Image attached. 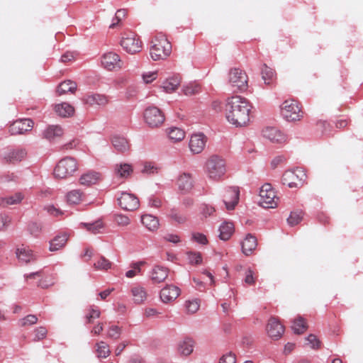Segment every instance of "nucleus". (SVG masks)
<instances>
[{
    "label": "nucleus",
    "instance_id": "obj_9",
    "mask_svg": "<svg viewBox=\"0 0 363 363\" xmlns=\"http://www.w3.org/2000/svg\"><path fill=\"white\" fill-rule=\"evenodd\" d=\"M145 123L151 128L161 126L165 120L164 113L156 106H149L144 112Z\"/></svg>",
    "mask_w": 363,
    "mask_h": 363
},
{
    "label": "nucleus",
    "instance_id": "obj_50",
    "mask_svg": "<svg viewBox=\"0 0 363 363\" xmlns=\"http://www.w3.org/2000/svg\"><path fill=\"white\" fill-rule=\"evenodd\" d=\"M184 94L186 96H191L200 91V86L196 84H189L184 87Z\"/></svg>",
    "mask_w": 363,
    "mask_h": 363
},
{
    "label": "nucleus",
    "instance_id": "obj_13",
    "mask_svg": "<svg viewBox=\"0 0 363 363\" xmlns=\"http://www.w3.org/2000/svg\"><path fill=\"white\" fill-rule=\"evenodd\" d=\"M240 191L238 187H228L223 193V201L228 211L233 210L239 201Z\"/></svg>",
    "mask_w": 363,
    "mask_h": 363
},
{
    "label": "nucleus",
    "instance_id": "obj_48",
    "mask_svg": "<svg viewBox=\"0 0 363 363\" xmlns=\"http://www.w3.org/2000/svg\"><path fill=\"white\" fill-rule=\"evenodd\" d=\"M302 220L301 212H291L289 217L287 219L288 223L291 225H296L298 224Z\"/></svg>",
    "mask_w": 363,
    "mask_h": 363
},
{
    "label": "nucleus",
    "instance_id": "obj_29",
    "mask_svg": "<svg viewBox=\"0 0 363 363\" xmlns=\"http://www.w3.org/2000/svg\"><path fill=\"white\" fill-rule=\"evenodd\" d=\"M111 143L114 148L120 152H125L130 148V145L127 139L120 135L113 136Z\"/></svg>",
    "mask_w": 363,
    "mask_h": 363
},
{
    "label": "nucleus",
    "instance_id": "obj_30",
    "mask_svg": "<svg viewBox=\"0 0 363 363\" xmlns=\"http://www.w3.org/2000/svg\"><path fill=\"white\" fill-rule=\"evenodd\" d=\"M23 195L17 192L13 195L0 198V206L5 208L10 205L18 204L23 199Z\"/></svg>",
    "mask_w": 363,
    "mask_h": 363
},
{
    "label": "nucleus",
    "instance_id": "obj_52",
    "mask_svg": "<svg viewBox=\"0 0 363 363\" xmlns=\"http://www.w3.org/2000/svg\"><path fill=\"white\" fill-rule=\"evenodd\" d=\"M185 306L189 313H194L199 310L200 303L198 300L195 299L186 301Z\"/></svg>",
    "mask_w": 363,
    "mask_h": 363
},
{
    "label": "nucleus",
    "instance_id": "obj_54",
    "mask_svg": "<svg viewBox=\"0 0 363 363\" xmlns=\"http://www.w3.org/2000/svg\"><path fill=\"white\" fill-rule=\"evenodd\" d=\"M306 340L308 342V344L310 345L312 349L318 350L320 347V341L317 338V337L315 335H309L306 338Z\"/></svg>",
    "mask_w": 363,
    "mask_h": 363
},
{
    "label": "nucleus",
    "instance_id": "obj_14",
    "mask_svg": "<svg viewBox=\"0 0 363 363\" xmlns=\"http://www.w3.org/2000/svg\"><path fill=\"white\" fill-rule=\"evenodd\" d=\"M33 122L28 118L20 119L12 123L9 127V132L12 135L23 134L31 130Z\"/></svg>",
    "mask_w": 363,
    "mask_h": 363
},
{
    "label": "nucleus",
    "instance_id": "obj_5",
    "mask_svg": "<svg viewBox=\"0 0 363 363\" xmlns=\"http://www.w3.org/2000/svg\"><path fill=\"white\" fill-rule=\"evenodd\" d=\"M120 45L126 52L130 55L140 52L143 48V43L139 36L132 31L122 33Z\"/></svg>",
    "mask_w": 363,
    "mask_h": 363
},
{
    "label": "nucleus",
    "instance_id": "obj_25",
    "mask_svg": "<svg viewBox=\"0 0 363 363\" xmlns=\"http://www.w3.org/2000/svg\"><path fill=\"white\" fill-rule=\"evenodd\" d=\"M77 84L72 80H65L61 82L56 89V93L58 96H62L68 93L74 94L77 90Z\"/></svg>",
    "mask_w": 363,
    "mask_h": 363
},
{
    "label": "nucleus",
    "instance_id": "obj_40",
    "mask_svg": "<svg viewBox=\"0 0 363 363\" xmlns=\"http://www.w3.org/2000/svg\"><path fill=\"white\" fill-rule=\"evenodd\" d=\"M16 255L19 260L26 263L33 259L32 251L23 246L17 249Z\"/></svg>",
    "mask_w": 363,
    "mask_h": 363
},
{
    "label": "nucleus",
    "instance_id": "obj_59",
    "mask_svg": "<svg viewBox=\"0 0 363 363\" xmlns=\"http://www.w3.org/2000/svg\"><path fill=\"white\" fill-rule=\"evenodd\" d=\"M41 225L37 223H31L28 225V230L30 234L38 236L41 232Z\"/></svg>",
    "mask_w": 363,
    "mask_h": 363
},
{
    "label": "nucleus",
    "instance_id": "obj_10",
    "mask_svg": "<svg viewBox=\"0 0 363 363\" xmlns=\"http://www.w3.org/2000/svg\"><path fill=\"white\" fill-rule=\"evenodd\" d=\"M229 83L235 89L234 91H245L248 84V77L245 72L240 69L234 68L229 72Z\"/></svg>",
    "mask_w": 363,
    "mask_h": 363
},
{
    "label": "nucleus",
    "instance_id": "obj_49",
    "mask_svg": "<svg viewBox=\"0 0 363 363\" xmlns=\"http://www.w3.org/2000/svg\"><path fill=\"white\" fill-rule=\"evenodd\" d=\"M141 172L145 174H154L157 173V168L152 163L145 162L143 164Z\"/></svg>",
    "mask_w": 363,
    "mask_h": 363
},
{
    "label": "nucleus",
    "instance_id": "obj_17",
    "mask_svg": "<svg viewBox=\"0 0 363 363\" xmlns=\"http://www.w3.org/2000/svg\"><path fill=\"white\" fill-rule=\"evenodd\" d=\"M26 155L27 152L25 149H13L5 152L3 159L6 163L16 164L24 160Z\"/></svg>",
    "mask_w": 363,
    "mask_h": 363
},
{
    "label": "nucleus",
    "instance_id": "obj_38",
    "mask_svg": "<svg viewBox=\"0 0 363 363\" xmlns=\"http://www.w3.org/2000/svg\"><path fill=\"white\" fill-rule=\"evenodd\" d=\"M95 351L98 358H107L111 350L109 345L104 341H99L95 344Z\"/></svg>",
    "mask_w": 363,
    "mask_h": 363
},
{
    "label": "nucleus",
    "instance_id": "obj_28",
    "mask_svg": "<svg viewBox=\"0 0 363 363\" xmlns=\"http://www.w3.org/2000/svg\"><path fill=\"white\" fill-rule=\"evenodd\" d=\"M131 294L135 303H143L147 298V293L145 289L141 286L136 285L132 287Z\"/></svg>",
    "mask_w": 363,
    "mask_h": 363
},
{
    "label": "nucleus",
    "instance_id": "obj_26",
    "mask_svg": "<svg viewBox=\"0 0 363 363\" xmlns=\"http://www.w3.org/2000/svg\"><path fill=\"white\" fill-rule=\"evenodd\" d=\"M84 101L90 106L98 105L104 106L108 104V99L105 95L94 94L85 96Z\"/></svg>",
    "mask_w": 363,
    "mask_h": 363
},
{
    "label": "nucleus",
    "instance_id": "obj_42",
    "mask_svg": "<svg viewBox=\"0 0 363 363\" xmlns=\"http://www.w3.org/2000/svg\"><path fill=\"white\" fill-rule=\"evenodd\" d=\"M292 329L296 334H303L308 329V325L303 318L299 317L294 321Z\"/></svg>",
    "mask_w": 363,
    "mask_h": 363
},
{
    "label": "nucleus",
    "instance_id": "obj_39",
    "mask_svg": "<svg viewBox=\"0 0 363 363\" xmlns=\"http://www.w3.org/2000/svg\"><path fill=\"white\" fill-rule=\"evenodd\" d=\"M180 83V78L178 77H174L164 82L162 84V88L167 93H172L178 89Z\"/></svg>",
    "mask_w": 363,
    "mask_h": 363
},
{
    "label": "nucleus",
    "instance_id": "obj_64",
    "mask_svg": "<svg viewBox=\"0 0 363 363\" xmlns=\"http://www.w3.org/2000/svg\"><path fill=\"white\" fill-rule=\"evenodd\" d=\"M148 204L150 207L152 208H160L162 204V201L157 196H152L149 199Z\"/></svg>",
    "mask_w": 363,
    "mask_h": 363
},
{
    "label": "nucleus",
    "instance_id": "obj_55",
    "mask_svg": "<svg viewBox=\"0 0 363 363\" xmlns=\"http://www.w3.org/2000/svg\"><path fill=\"white\" fill-rule=\"evenodd\" d=\"M115 222L120 226H127L130 223V218L124 215L118 214L115 216Z\"/></svg>",
    "mask_w": 363,
    "mask_h": 363
},
{
    "label": "nucleus",
    "instance_id": "obj_4",
    "mask_svg": "<svg viewBox=\"0 0 363 363\" xmlns=\"http://www.w3.org/2000/svg\"><path fill=\"white\" fill-rule=\"evenodd\" d=\"M281 114L287 121L295 122L303 118L304 112L298 101L287 99L281 106Z\"/></svg>",
    "mask_w": 363,
    "mask_h": 363
},
{
    "label": "nucleus",
    "instance_id": "obj_45",
    "mask_svg": "<svg viewBox=\"0 0 363 363\" xmlns=\"http://www.w3.org/2000/svg\"><path fill=\"white\" fill-rule=\"evenodd\" d=\"M112 263L104 257H101L97 262L94 264L96 270H108L111 269Z\"/></svg>",
    "mask_w": 363,
    "mask_h": 363
},
{
    "label": "nucleus",
    "instance_id": "obj_16",
    "mask_svg": "<svg viewBox=\"0 0 363 363\" xmlns=\"http://www.w3.org/2000/svg\"><path fill=\"white\" fill-rule=\"evenodd\" d=\"M267 331L272 338L278 339L283 335L284 328L276 318H271L267 325Z\"/></svg>",
    "mask_w": 363,
    "mask_h": 363
},
{
    "label": "nucleus",
    "instance_id": "obj_1",
    "mask_svg": "<svg viewBox=\"0 0 363 363\" xmlns=\"http://www.w3.org/2000/svg\"><path fill=\"white\" fill-rule=\"evenodd\" d=\"M252 106L245 98L234 96L227 100L225 117L228 121L236 127H243L249 124Z\"/></svg>",
    "mask_w": 363,
    "mask_h": 363
},
{
    "label": "nucleus",
    "instance_id": "obj_3",
    "mask_svg": "<svg viewBox=\"0 0 363 363\" xmlns=\"http://www.w3.org/2000/svg\"><path fill=\"white\" fill-rule=\"evenodd\" d=\"M171 52V43L165 36L157 35L152 40L150 54L153 60H164L170 55Z\"/></svg>",
    "mask_w": 363,
    "mask_h": 363
},
{
    "label": "nucleus",
    "instance_id": "obj_37",
    "mask_svg": "<svg viewBox=\"0 0 363 363\" xmlns=\"http://www.w3.org/2000/svg\"><path fill=\"white\" fill-rule=\"evenodd\" d=\"M62 134L63 130L60 125H50L43 133L44 137L49 140L61 137Z\"/></svg>",
    "mask_w": 363,
    "mask_h": 363
},
{
    "label": "nucleus",
    "instance_id": "obj_31",
    "mask_svg": "<svg viewBox=\"0 0 363 363\" xmlns=\"http://www.w3.org/2000/svg\"><path fill=\"white\" fill-rule=\"evenodd\" d=\"M55 113L61 117H69L74 113V108L69 104L63 102L54 107Z\"/></svg>",
    "mask_w": 363,
    "mask_h": 363
},
{
    "label": "nucleus",
    "instance_id": "obj_62",
    "mask_svg": "<svg viewBox=\"0 0 363 363\" xmlns=\"http://www.w3.org/2000/svg\"><path fill=\"white\" fill-rule=\"evenodd\" d=\"M192 238L194 241L197 242L198 243L202 244V245H206L208 242L206 236L200 233H193Z\"/></svg>",
    "mask_w": 363,
    "mask_h": 363
},
{
    "label": "nucleus",
    "instance_id": "obj_27",
    "mask_svg": "<svg viewBox=\"0 0 363 363\" xmlns=\"http://www.w3.org/2000/svg\"><path fill=\"white\" fill-rule=\"evenodd\" d=\"M141 222L143 225L150 231L157 230L160 225L158 218L150 214H145L142 216Z\"/></svg>",
    "mask_w": 363,
    "mask_h": 363
},
{
    "label": "nucleus",
    "instance_id": "obj_51",
    "mask_svg": "<svg viewBox=\"0 0 363 363\" xmlns=\"http://www.w3.org/2000/svg\"><path fill=\"white\" fill-rule=\"evenodd\" d=\"M47 333L48 330L45 327L41 326L37 328L34 330L35 337L33 341L37 342L45 339L46 337Z\"/></svg>",
    "mask_w": 363,
    "mask_h": 363
},
{
    "label": "nucleus",
    "instance_id": "obj_46",
    "mask_svg": "<svg viewBox=\"0 0 363 363\" xmlns=\"http://www.w3.org/2000/svg\"><path fill=\"white\" fill-rule=\"evenodd\" d=\"M122 329L118 325H112L107 330V336L109 338L117 340L120 337Z\"/></svg>",
    "mask_w": 363,
    "mask_h": 363
},
{
    "label": "nucleus",
    "instance_id": "obj_53",
    "mask_svg": "<svg viewBox=\"0 0 363 363\" xmlns=\"http://www.w3.org/2000/svg\"><path fill=\"white\" fill-rule=\"evenodd\" d=\"M143 264V262H142L133 263L131 266L132 269L128 270L126 272L125 276L128 278L134 277L136 274H138L140 272V267Z\"/></svg>",
    "mask_w": 363,
    "mask_h": 363
},
{
    "label": "nucleus",
    "instance_id": "obj_7",
    "mask_svg": "<svg viewBox=\"0 0 363 363\" xmlns=\"http://www.w3.org/2000/svg\"><path fill=\"white\" fill-rule=\"evenodd\" d=\"M279 198L270 184H264L259 191V203L265 208H273L277 206Z\"/></svg>",
    "mask_w": 363,
    "mask_h": 363
},
{
    "label": "nucleus",
    "instance_id": "obj_8",
    "mask_svg": "<svg viewBox=\"0 0 363 363\" xmlns=\"http://www.w3.org/2000/svg\"><path fill=\"white\" fill-rule=\"evenodd\" d=\"M306 178L305 172L301 169L286 171L282 176V184L289 188H298L303 186Z\"/></svg>",
    "mask_w": 363,
    "mask_h": 363
},
{
    "label": "nucleus",
    "instance_id": "obj_33",
    "mask_svg": "<svg viewBox=\"0 0 363 363\" xmlns=\"http://www.w3.org/2000/svg\"><path fill=\"white\" fill-rule=\"evenodd\" d=\"M166 133L169 139L174 143L182 141L185 138V132L179 128H169L166 130Z\"/></svg>",
    "mask_w": 363,
    "mask_h": 363
},
{
    "label": "nucleus",
    "instance_id": "obj_36",
    "mask_svg": "<svg viewBox=\"0 0 363 363\" xmlns=\"http://www.w3.org/2000/svg\"><path fill=\"white\" fill-rule=\"evenodd\" d=\"M262 77L266 84L272 85L276 79V73L272 68L264 65L262 68Z\"/></svg>",
    "mask_w": 363,
    "mask_h": 363
},
{
    "label": "nucleus",
    "instance_id": "obj_2",
    "mask_svg": "<svg viewBox=\"0 0 363 363\" xmlns=\"http://www.w3.org/2000/svg\"><path fill=\"white\" fill-rule=\"evenodd\" d=\"M204 172L211 180L218 182L221 180L226 172L227 164L225 160L219 155H211L206 161L203 167Z\"/></svg>",
    "mask_w": 363,
    "mask_h": 363
},
{
    "label": "nucleus",
    "instance_id": "obj_60",
    "mask_svg": "<svg viewBox=\"0 0 363 363\" xmlns=\"http://www.w3.org/2000/svg\"><path fill=\"white\" fill-rule=\"evenodd\" d=\"M11 218L8 215H0V230H5L11 223Z\"/></svg>",
    "mask_w": 363,
    "mask_h": 363
},
{
    "label": "nucleus",
    "instance_id": "obj_21",
    "mask_svg": "<svg viewBox=\"0 0 363 363\" xmlns=\"http://www.w3.org/2000/svg\"><path fill=\"white\" fill-rule=\"evenodd\" d=\"M101 180V175L99 173L94 171H89L83 174L79 182L81 185L89 186L97 184Z\"/></svg>",
    "mask_w": 363,
    "mask_h": 363
},
{
    "label": "nucleus",
    "instance_id": "obj_47",
    "mask_svg": "<svg viewBox=\"0 0 363 363\" xmlns=\"http://www.w3.org/2000/svg\"><path fill=\"white\" fill-rule=\"evenodd\" d=\"M38 322V318L35 315H28L19 320L21 327L32 325Z\"/></svg>",
    "mask_w": 363,
    "mask_h": 363
},
{
    "label": "nucleus",
    "instance_id": "obj_32",
    "mask_svg": "<svg viewBox=\"0 0 363 363\" xmlns=\"http://www.w3.org/2000/svg\"><path fill=\"white\" fill-rule=\"evenodd\" d=\"M168 277L167 268L155 266L151 272V279L155 283H160L164 281Z\"/></svg>",
    "mask_w": 363,
    "mask_h": 363
},
{
    "label": "nucleus",
    "instance_id": "obj_35",
    "mask_svg": "<svg viewBox=\"0 0 363 363\" xmlns=\"http://www.w3.org/2000/svg\"><path fill=\"white\" fill-rule=\"evenodd\" d=\"M177 350L181 355H189L194 350V341L189 338L184 339L179 343Z\"/></svg>",
    "mask_w": 363,
    "mask_h": 363
},
{
    "label": "nucleus",
    "instance_id": "obj_43",
    "mask_svg": "<svg viewBox=\"0 0 363 363\" xmlns=\"http://www.w3.org/2000/svg\"><path fill=\"white\" fill-rule=\"evenodd\" d=\"M100 315L101 311L99 308L96 306H91L90 308L88 309L85 316L86 323H94L95 319L100 318Z\"/></svg>",
    "mask_w": 363,
    "mask_h": 363
},
{
    "label": "nucleus",
    "instance_id": "obj_63",
    "mask_svg": "<svg viewBox=\"0 0 363 363\" xmlns=\"http://www.w3.org/2000/svg\"><path fill=\"white\" fill-rule=\"evenodd\" d=\"M256 277H254V272L250 269H247L245 273V282L248 285H254L255 284Z\"/></svg>",
    "mask_w": 363,
    "mask_h": 363
},
{
    "label": "nucleus",
    "instance_id": "obj_34",
    "mask_svg": "<svg viewBox=\"0 0 363 363\" xmlns=\"http://www.w3.org/2000/svg\"><path fill=\"white\" fill-rule=\"evenodd\" d=\"M219 238L223 240L230 239L234 232V225L231 222H225L219 228Z\"/></svg>",
    "mask_w": 363,
    "mask_h": 363
},
{
    "label": "nucleus",
    "instance_id": "obj_22",
    "mask_svg": "<svg viewBox=\"0 0 363 363\" xmlns=\"http://www.w3.org/2000/svg\"><path fill=\"white\" fill-rule=\"evenodd\" d=\"M84 193L79 189H74L66 194V201L69 205H79L85 201Z\"/></svg>",
    "mask_w": 363,
    "mask_h": 363
},
{
    "label": "nucleus",
    "instance_id": "obj_20",
    "mask_svg": "<svg viewBox=\"0 0 363 363\" xmlns=\"http://www.w3.org/2000/svg\"><path fill=\"white\" fill-rule=\"evenodd\" d=\"M68 239L69 235L66 233H62L56 235L50 242V251L55 252L64 248L67 242Z\"/></svg>",
    "mask_w": 363,
    "mask_h": 363
},
{
    "label": "nucleus",
    "instance_id": "obj_12",
    "mask_svg": "<svg viewBox=\"0 0 363 363\" xmlns=\"http://www.w3.org/2000/svg\"><path fill=\"white\" fill-rule=\"evenodd\" d=\"M102 66L108 71L121 69L123 65L120 56L113 52H108L101 57Z\"/></svg>",
    "mask_w": 363,
    "mask_h": 363
},
{
    "label": "nucleus",
    "instance_id": "obj_19",
    "mask_svg": "<svg viewBox=\"0 0 363 363\" xmlns=\"http://www.w3.org/2000/svg\"><path fill=\"white\" fill-rule=\"evenodd\" d=\"M180 294V289L174 285H167L160 291V298L164 303L175 300Z\"/></svg>",
    "mask_w": 363,
    "mask_h": 363
},
{
    "label": "nucleus",
    "instance_id": "obj_61",
    "mask_svg": "<svg viewBox=\"0 0 363 363\" xmlns=\"http://www.w3.org/2000/svg\"><path fill=\"white\" fill-rule=\"evenodd\" d=\"M188 259L191 264H199L202 262L201 256L199 253L191 252L188 254Z\"/></svg>",
    "mask_w": 363,
    "mask_h": 363
},
{
    "label": "nucleus",
    "instance_id": "obj_23",
    "mask_svg": "<svg viewBox=\"0 0 363 363\" xmlns=\"http://www.w3.org/2000/svg\"><path fill=\"white\" fill-rule=\"evenodd\" d=\"M178 187L180 191L189 192L193 187V179L189 173H182L177 179Z\"/></svg>",
    "mask_w": 363,
    "mask_h": 363
},
{
    "label": "nucleus",
    "instance_id": "obj_41",
    "mask_svg": "<svg viewBox=\"0 0 363 363\" xmlns=\"http://www.w3.org/2000/svg\"><path fill=\"white\" fill-rule=\"evenodd\" d=\"M116 173L122 178L128 177L133 172L131 165L128 164H116L115 167Z\"/></svg>",
    "mask_w": 363,
    "mask_h": 363
},
{
    "label": "nucleus",
    "instance_id": "obj_24",
    "mask_svg": "<svg viewBox=\"0 0 363 363\" xmlns=\"http://www.w3.org/2000/svg\"><path fill=\"white\" fill-rule=\"evenodd\" d=\"M257 245V238L251 234H247L242 242V251L246 256H249L256 249Z\"/></svg>",
    "mask_w": 363,
    "mask_h": 363
},
{
    "label": "nucleus",
    "instance_id": "obj_57",
    "mask_svg": "<svg viewBox=\"0 0 363 363\" xmlns=\"http://www.w3.org/2000/svg\"><path fill=\"white\" fill-rule=\"evenodd\" d=\"M236 358L235 355L232 352H228L225 354H223L220 358L219 363H235Z\"/></svg>",
    "mask_w": 363,
    "mask_h": 363
},
{
    "label": "nucleus",
    "instance_id": "obj_6",
    "mask_svg": "<svg viewBox=\"0 0 363 363\" xmlns=\"http://www.w3.org/2000/svg\"><path fill=\"white\" fill-rule=\"evenodd\" d=\"M77 169V160L72 157H65L60 160L56 165L54 169V175L57 178L65 179L72 176Z\"/></svg>",
    "mask_w": 363,
    "mask_h": 363
},
{
    "label": "nucleus",
    "instance_id": "obj_11",
    "mask_svg": "<svg viewBox=\"0 0 363 363\" xmlns=\"http://www.w3.org/2000/svg\"><path fill=\"white\" fill-rule=\"evenodd\" d=\"M118 205L125 211H133L140 206L138 198L133 194L122 192L118 198Z\"/></svg>",
    "mask_w": 363,
    "mask_h": 363
},
{
    "label": "nucleus",
    "instance_id": "obj_15",
    "mask_svg": "<svg viewBox=\"0 0 363 363\" xmlns=\"http://www.w3.org/2000/svg\"><path fill=\"white\" fill-rule=\"evenodd\" d=\"M207 138L203 133L193 134L190 138L189 146L194 154L201 153L205 148Z\"/></svg>",
    "mask_w": 363,
    "mask_h": 363
},
{
    "label": "nucleus",
    "instance_id": "obj_58",
    "mask_svg": "<svg viewBox=\"0 0 363 363\" xmlns=\"http://www.w3.org/2000/svg\"><path fill=\"white\" fill-rule=\"evenodd\" d=\"M129 81V79L125 75L118 76L113 82L114 85L117 88H121L123 86L126 85Z\"/></svg>",
    "mask_w": 363,
    "mask_h": 363
},
{
    "label": "nucleus",
    "instance_id": "obj_56",
    "mask_svg": "<svg viewBox=\"0 0 363 363\" xmlns=\"http://www.w3.org/2000/svg\"><path fill=\"white\" fill-rule=\"evenodd\" d=\"M169 217L179 223H183L186 220V218L184 216L182 215L179 212L174 209L170 211Z\"/></svg>",
    "mask_w": 363,
    "mask_h": 363
},
{
    "label": "nucleus",
    "instance_id": "obj_44",
    "mask_svg": "<svg viewBox=\"0 0 363 363\" xmlns=\"http://www.w3.org/2000/svg\"><path fill=\"white\" fill-rule=\"evenodd\" d=\"M80 225L94 234L99 233L100 230L104 228L103 223L100 220H97L93 223H82Z\"/></svg>",
    "mask_w": 363,
    "mask_h": 363
},
{
    "label": "nucleus",
    "instance_id": "obj_18",
    "mask_svg": "<svg viewBox=\"0 0 363 363\" xmlns=\"http://www.w3.org/2000/svg\"><path fill=\"white\" fill-rule=\"evenodd\" d=\"M263 135L272 143H282L286 141V136L279 130L274 127H267L263 130Z\"/></svg>",
    "mask_w": 363,
    "mask_h": 363
}]
</instances>
